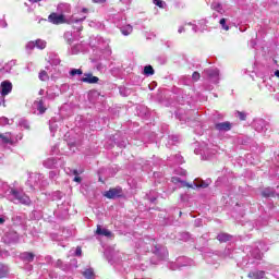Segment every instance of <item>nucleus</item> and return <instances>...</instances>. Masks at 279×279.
<instances>
[{
	"mask_svg": "<svg viewBox=\"0 0 279 279\" xmlns=\"http://www.w3.org/2000/svg\"><path fill=\"white\" fill-rule=\"evenodd\" d=\"M121 196V190L119 189H111L105 193V197L108 199H114V197Z\"/></svg>",
	"mask_w": 279,
	"mask_h": 279,
	"instance_id": "obj_22",
	"label": "nucleus"
},
{
	"mask_svg": "<svg viewBox=\"0 0 279 279\" xmlns=\"http://www.w3.org/2000/svg\"><path fill=\"white\" fill-rule=\"evenodd\" d=\"M191 265H193V260L181 257L177 260V264H170V269L175 271V269H180V267H191Z\"/></svg>",
	"mask_w": 279,
	"mask_h": 279,
	"instance_id": "obj_11",
	"label": "nucleus"
},
{
	"mask_svg": "<svg viewBox=\"0 0 279 279\" xmlns=\"http://www.w3.org/2000/svg\"><path fill=\"white\" fill-rule=\"evenodd\" d=\"M4 197L12 202L13 204H23L24 206H29L32 204V198L25 194L23 189L12 187L8 184L2 186Z\"/></svg>",
	"mask_w": 279,
	"mask_h": 279,
	"instance_id": "obj_2",
	"label": "nucleus"
},
{
	"mask_svg": "<svg viewBox=\"0 0 279 279\" xmlns=\"http://www.w3.org/2000/svg\"><path fill=\"white\" fill-rule=\"evenodd\" d=\"M81 82L84 84H97V82H99V77L94 76L93 73H84Z\"/></svg>",
	"mask_w": 279,
	"mask_h": 279,
	"instance_id": "obj_16",
	"label": "nucleus"
},
{
	"mask_svg": "<svg viewBox=\"0 0 279 279\" xmlns=\"http://www.w3.org/2000/svg\"><path fill=\"white\" fill-rule=\"evenodd\" d=\"M258 81V88L263 90L267 88L268 93H276V87L271 85V76H269V71L265 66H262L258 72L256 73Z\"/></svg>",
	"mask_w": 279,
	"mask_h": 279,
	"instance_id": "obj_3",
	"label": "nucleus"
},
{
	"mask_svg": "<svg viewBox=\"0 0 279 279\" xmlns=\"http://www.w3.org/2000/svg\"><path fill=\"white\" fill-rule=\"evenodd\" d=\"M155 71L154 68L151 65H146L144 68V75H146L147 77L154 75Z\"/></svg>",
	"mask_w": 279,
	"mask_h": 279,
	"instance_id": "obj_36",
	"label": "nucleus"
},
{
	"mask_svg": "<svg viewBox=\"0 0 279 279\" xmlns=\"http://www.w3.org/2000/svg\"><path fill=\"white\" fill-rule=\"evenodd\" d=\"M267 245L263 243H258V245L250 251V255L246 257V265H258V262L263 258L262 252H267Z\"/></svg>",
	"mask_w": 279,
	"mask_h": 279,
	"instance_id": "obj_4",
	"label": "nucleus"
},
{
	"mask_svg": "<svg viewBox=\"0 0 279 279\" xmlns=\"http://www.w3.org/2000/svg\"><path fill=\"white\" fill-rule=\"evenodd\" d=\"M27 186H29L33 190L36 189H45L49 183L47 180H45V177L40 173H31L28 177V180L26 182Z\"/></svg>",
	"mask_w": 279,
	"mask_h": 279,
	"instance_id": "obj_6",
	"label": "nucleus"
},
{
	"mask_svg": "<svg viewBox=\"0 0 279 279\" xmlns=\"http://www.w3.org/2000/svg\"><path fill=\"white\" fill-rule=\"evenodd\" d=\"M238 117H239L240 121H245L247 116L243 112H238Z\"/></svg>",
	"mask_w": 279,
	"mask_h": 279,
	"instance_id": "obj_52",
	"label": "nucleus"
},
{
	"mask_svg": "<svg viewBox=\"0 0 279 279\" xmlns=\"http://www.w3.org/2000/svg\"><path fill=\"white\" fill-rule=\"evenodd\" d=\"M85 46L84 43H72V45H70L69 49H68V53L70 56H77V53H80L81 51H84Z\"/></svg>",
	"mask_w": 279,
	"mask_h": 279,
	"instance_id": "obj_12",
	"label": "nucleus"
},
{
	"mask_svg": "<svg viewBox=\"0 0 279 279\" xmlns=\"http://www.w3.org/2000/svg\"><path fill=\"white\" fill-rule=\"evenodd\" d=\"M0 27H8V23H7V22H2V23L0 24Z\"/></svg>",
	"mask_w": 279,
	"mask_h": 279,
	"instance_id": "obj_63",
	"label": "nucleus"
},
{
	"mask_svg": "<svg viewBox=\"0 0 279 279\" xmlns=\"http://www.w3.org/2000/svg\"><path fill=\"white\" fill-rule=\"evenodd\" d=\"M199 77H201V75H199L198 72H194V73L192 74V80H193L194 82H198Z\"/></svg>",
	"mask_w": 279,
	"mask_h": 279,
	"instance_id": "obj_50",
	"label": "nucleus"
},
{
	"mask_svg": "<svg viewBox=\"0 0 279 279\" xmlns=\"http://www.w3.org/2000/svg\"><path fill=\"white\" fill-rule=\"evenodd\" d=\"M0 125H10V119L5 117L0 118Z\"/></svg>",
	"mask_w": 279,
	"mask_h": 279,
	"instance_id": "obj_47",
	"label": "nucleus"
},
{
	"mask_svg": "<svg viewBox=\"0 0 279 279\" xmlns=\"http://www.w3.org/2000/svg\"><path fill=\"white\" fill-rule=\"evenodd\" d=\"M226 23H228V20L227 19H221L220 21H219V24L221 25V27H222V29H225V32H228L229 29H230V26H228V24H226Z\"/></svg>",
	"mask_w": 279,
	"mask_h": 279,
	"instance_id": "obj_40",
	"label": "nucleus"
},
{
	"mask_svg": "<svg viewBox=\"0 0 279 279\" xmlns=\"http://www.w3.org/2000/svg\"><path fill=\"white\" fill-rule=\"evenodd\" d=\"M225 256H227V257H232V250L231 248H226L225 250Z\"/></svg>",
	"mask_w": 279,
	"mask_h": 279,
	"instance_id": "obj_51",
	"label": "nucleus"
},
{
	"mask_svg": "<svg viewBox=\"0 0 279 279\" xmlns=\"http://www.w3.org/2000/svg\"><path fill=\"white\" fill-rule=\"evenodd\" d=\"M173 159L177 165H182V162H184L183 158L180 155H175Z\"/></svg>",
	"mask_w": 279,
	"mask_h": 279,
	"instance_id": "obj_46",
	"label": "nucleus"
},
{
	"mask_svg": "<svg viewBox=\"0 0 279 279\" xmlns=\"http://www.w3.org/2000/svg\"><path fill=\"white\" fill-rule=\"evenodd\" d=\"M58 175V171H50L49 172V178L51 179V180H53V178H56Z\"/></svg>",
	"mask_w": 279,
	"mask_h": 279,
	"instance_id": "obj_53",
	"label": "nucleus"
},
{
	"mask_svg": "<svg viewBox=\"0 0 279 279\" xmlns=\"http://www.w3.org/2000/svg\"><path fill=\"white\" fill-rule=\"evenodd\" d=\"M170 138H171L172 143H178V136L172 135Z\"/></svg>",
	"mask_w": 279,
	"mask_h": 279,
	"instance_id": "obj_57",
	"label": "nucleus"
},
{
	"mask_svg": "<svg viewBox=\"0 0 279 279\" xmlns=\"http://www.w3.org/2000/svg\"><path fill=\"white\" fill-rule=\"evenodd\" d=\"M32 108L34 114H45V112H47V107H45V101H43V99L35 100Z\"/></svg>",
	"mask_w": 279,
	"mask_h": 279,
	"instance_id": "obj_10",
	"label": "nucleus"
},
{
	"mask_svg": "<svg viewBox=\"0 0 279 279\" xmlns=\"http://www.w3.org/2000/svg\"><path fill=\"white\" fill-rule=\"evenodd\" d=\"M35 256H36V255H34V253L24 252V253H21L20 258H21V260H23L24 263H33Z\"/></svg>",
	"mask_w": 279,
	"mask_h": 279,
	"instance_id": "obj_25",
	"label": "nucleus"
},
{
	"mask_svg": "<svg viewBox=\"0 0 279 279\" xmlns=\"http://www.w3.org/2000/svg\"><path fill=\"white\" fill-rule=\"evenodd\" d=\"M60 94L56 93V89L53 88H49L47 90V99H49L50 101H53V99H56V97H59Z\"/></svg>",
	"mask_w": 279,
	"mask_h": 279,
	"instance_id": "obj_30",
	"label": "nucleus"
},
{
	"mask_svg": "<svg viewBox=\"0 0 279 279\" xmlns=\"http://www.w3.org/2000/svg\"><path fill=\"white\" fill-rule=\"evenodd\" d=\"M192 25V31L197 34L199 32H204L206 29V20H199L197 24L189 23Z\"/></svg>",
	"mask_w": 279,
	"mask_h": 279,
	"instance_id": "obj_18",
	"label": "nucleus"
},
{
	"mask_svg": "<svg viewBox=\"0 0 279 279\" xmlns=\"http://www.w3.org/2000/svg\"><path fill=\"white\" fill-rule=\"evenodd\" d=\"M9 93H12V82L3 81L1 83L0 94L2 95V97H5Z\"/></svg>",
	"mask_w": 279,
	"mask_h": 279,
	"instance_id": "obj_17",
	"label": "nucleus"
},
{
	"mask_svg": "<svg viewBox=\"0 0 279 279\" xmlns=\"http://www.w3.org/2000/svg\"><path fill=\"white\" fill-rule=\"evenodd\" d=\"M252 128L259 134H266L267 130H269V123L263 118H256L253 120Z\"/></svg>",
	"mask_w": 279,
	"mask_h": 279,
	"instance_id": "obj_8",
	"label": "nucleus"
},
{
	"mask_svg": "<svg viewBox=\"0 0 279 279\" xmlns=\"http://www.w3.org/2000/svg\"><path fill=\"white\" fill-rule=\"evenodd\" d=\"M58 165V159L56 158H48L44 161V167H46V169H53L54 167H57Z\"/></svg>",
	"mask_w": 279,
	"mask_h": 279,
	"instance_id": "obj_26",
	"label": "nucleus"
},
{
	"mask_svg": "<svg viewBox=\"0 0 279 279\" xmlns=\"http://www.w3.org/2000/svg\"><path fill=\"white\" fill-rule=\"evenodd\" d=\"M117 27H119L120 28V32H121V34L123 35V36H130V34H132V32H133V27H132V25H130V24H126V25H123V26H121V24H117Z\"/></svg>",
	"mask_w": 279,
	"mask_h": 279,
	"instance_id": "obj_24",
	"label": "nucleus"
},
{
	"mask_svg": "<svg viewBox=\"0 0 279 279\" xmlns=\"http://www.w3.org/2000/svg\"><path fill=\"white\" fill-rule=\"evenodd\" d=\"M217 239L220 243H228V241H230V239H232V235H230L228 233H219L217 235Z\"/></svg>",
	"mask_w": 279,
	"mask_h": 279,
	"instance_id": "obj_28",
	"label": "nucleus"
},
{
	"mask_svg": "<svg viewBox=\"0 0 279 279\" xmlns=\"http://www.w3.org/2000/svg\"><path fill=\"white\" fill-rule=\"evenodd\" d=\"M271 77H278L279 80V70H272Z\"/></svg>",
	"mask_w": 279,
	"mask_h": 279,
	"instance_id": "obj_55",
	"label": "nucleus"
},
{
	"mask_svg": "<svg viewBox=\"0 0 279 279\" xmlns=\"http://www.w3.org/2000/svg\"><path fill=\"white\" fill-rule=\"evenodd\" d=\"M52 199H62V192L57 191L52 194Z\"/></svg>",
	"mask_w": 279,
	"mask_h": 279,
	"instance_id": "obj_49",
	"label": "nucleus"
},
{
	"mask_svg": "<svg viewBox=\"0 0 279 279\" xmlns=\"http://www.w3.org/2000/svg\"><path fill=\"white\" fill-rule=\"evenodd\" d=\"M82 74H83L82 69H72V70L70 71V75H71L72 77H75V75H82Z\"/></svg>",
	"mask_w": 279,
	"mask_h": 279,
	"instance_id": "obj_42",
	"label": "nucleus"
},
{
	"mask_svg": "<svg viewBox=\"0 0 279 279\" xmlns=\"http://www.w3.org/2000/svg\"><path fill=\"white\" fill-rule=\"evenodd\" d=\"M19 125L20 128H24V130H29V122H27L25 119H21L19 121Z\"/></svg>",
	"mask_w": 279,
	"mask_h": 279,
	"instance_id": "obj_41",
	"label": "nucleus"
},
{
	"mask_svg": "<svg viewBox=\"0 0 279 279\" xmlns=\"http://www.w3.org/2000/svg\"><path fill=\"white\" fill-rule=\"evenodd\" d=\"M64 40H66L68 45H72V43H75V39H73V34L71 32H66L63 35Z\"/></svg>",
	"mask_w": 279,
	"mask_h": 279,
	"instance_id": "obj_33",
	"label": "nucleus"
},
{
	"mask_svg": "<svg viewBox=\"0 0 279 279\" xmlns=\"http://www.w3.org/2000/svg\"><path fill=\"white\" fill-rule=\"evenodd\" d=\"M265 269H266L267 271H271V269H274V266H272V265H268V266L265 267Z\"/></svg>",
	"mask_w": 279,
	"mask_h": 279,
	"instance_id": "obj_59",
	"label": "nucleus"
},
{
	"mask_svg": "<svg viewBox=\"0 0 279 279\" xmlns=\"http://www.w3.org/2000/svg\"><path fill=\"white\" fill-rule=\"evenodd\" d=\"M262 195L264 197H276V192H274V189L267 187L262 192Z\"/></svg>",
	"mask_w": 279,
	"mask_h": 279,
	"instance_id": "obj_32",
	"label": "nucleus"
},
{
	"mask_svg": "<svg viewBox=\"0 0 279 279\" xmlns=\"http://www.w3.org/2000/svg\"><path fill=\"white\" fill-rule=\"evenodd\" d=\"M191 239V234L189 232H183L180 234L181 241H189Z\"/></svg>",
	"mask_w": 279,
	"mask_h": 279,
	"instance_id": "obj_45",
	"label": "nucleus"
},
{
	"mask_svg": "<svg viewBox=\"0 0 279 279\" xmlns=\"http://www.w3.org/2000/svg\"><path fill=\"white\" fill-rule=\"evenodd\" d=\"M74 182H82V178L75 177V178H74Z\"/></svg>",
	"mask_w": 279,
	"mask_h": 279,
	"instance_id": "obj_62",
	"label": "nucleus"
},
{
	"mask_svg": "<svg viewBox=\"0 0 279 279\" xmlns=\"http://www.w3.org/2000/svg\"><path fill=\"white\" fill-rule=\"evenodd\" d=\"M39 80L41 82H47V80H49V75L45 71H41L39 72Z\"/></svg>",
	"mask_w": 279,
	"mask_h": 279,
	"instance_id": "obj_43",
	"label": "nucleus"
},
{
	"mask_svg": "<svg viewBox=\"0 0 279 279\" xmlns=\"http://www.w3.org/2000/svg\"><path fill=\"white\" fill-rule=\"evenodd\" d=\"M184 32H185L184 26H180L179 29H178V33H179V34H182V33H184Z\"/></svg>",
	"mask_w": 279,
	"mask_h": 279,
	"instance_id": "obj_58",
	"label": "nucleus"
},
{
	"mask_svg": "<svg viewBox=\"0 0 279 279\" xmlns=\"http://www.w3.org/2000/svg\"><path fill=\"white\" fill-rule=\"evenodd\" d=\"M248 278L251 279H268L265 276V270H253L248 272Z\"/></svg>",
	"mask_w": 279,
	"mask_h": 279,
	"instance_id": "obj_21",
	"label": "nucleus"
},
{
	"mask_svg": "<svg viewBox=\"0 0 279 279\" xmlns=\"http://www.w3.org/2000/svg\"><path fill=\"white\" fill-rule=\"evenodd\" d=\"M83 276L86 279H95V272L90 268L83 271Z\"/></svg>",
	"mask_w": 279,
	"mask_h": 279,
	"instance_id": "obj_35",
	"label": "nucleus"
},
{
	"mask_svg": "<svg viewBox=\"0 0 279 279\" xmlns=\"http://www.w3.org/2000/svg\"><path fill=\"white\" fill-rule=\"evenodd\" d=\"M12 62H9L7 64H4V66L1 69V73H10L12 71Z\"/></svg>",
	"mask_w": 279,
	"mask_h": 279,
	"instance_id": "obj_39",
	"label": "nucleus"
},
{
	"mask_svg": "<svg viewBox=\"0 0 279 279\" xmlns=\"http://www.w3.org/2000/svg\"><path fill=\"white\" fill-rule=\"evenodd\" d=\"M75 256H82V247H80V246L76 247Z\"/></svg>",
	"mask_w": 279,
	"mask_h": 279,
	"instance_id": "obj_54",
	"label": "nucleus"
},
{
	"mask_svg": "<svg viewBox=\"0 0 279 279\" xmlns=\"http://www.w3.org/2000/svg\"><path fill=\"white\" fill-rule=\"evenodd\" d=\"M178 173H179L180 175H186V170L179 169V170H178Z\"/></svg>",
	"mask_w": 279,
	"mask_h": 279,
	"instance_id": "obj_56",
	"label": "nucleus"
},
{
	"mask_svg": "<svg viewBox=\"0 0 279 279\" xmlns=\"http://www.w3.org/2000/svg\"><path fill=\"white\" fill-rule=\"evenodd\" d=\"M125 89L120 88V95H122V97H125L128 94L123 93Z\"/></svg>",
	"mask_w": 279,
	"mask_h": 279,
	"instance_id": "obj_61",
	"label": "nucleus"
},
{
	"mask_svg": "<svg viewBox=\"0 0 279 279\" xmlns=\"http://www.w3.org/2000/svg\"><path fill=\"white\" fill-rule=\"evenodd\" d=\"M148 199L149 202H151V204H154V202L158 199V194L156 192H150V194L148 195Z\"/></svg>",
	"mask_w": 279,
	"mask_h": 279,
	"instance_id": "obj_44",
	"label": "nucleus"
},
{
	"mask_svg": "<svg viewBox=\"0 0 279 279\" xmlns=\"http://www.w3.org/2000/svg\"><path fill=\"white\" fill-rule=\"evenodd\" d=\"M153 254L159 258V260H167L169 251L163 245L157 244L153 247Z\"/></svg>",
	"mask_w": 279,
	"mask_h": 279,
	"instance_id": "obj_9",
	"label": "nucleus"
},
{
	"mask_svg": "<svg viewBox=\"0 0 279 279\" xmlns=\"http://www.w3.org/2000/svg\"><path fill=\"white\" fill-rule=\"evenodd\" d=\"M211 10H215L216 12H218L219 14H223V12H226L223 10V7L221 5V3L215 1L211 3Z\"/></svg>",
	"mask_w": 279,
	"mask_h": 279,
	"instance_id": "obj_29",
	"label": "nucleus"
},
{
	"mask_svg": "<svg viewBox=\"0 0 279 279\" xmlns=\"http://www.w3.org/2000/svg\"><path fill=\"white\" fill-rule=\"evenodd\" d=\"M54 267H58L59 269H62V271H66L69 269V266L62 263V259H58L54 263Z\"/></svg>",
	"mask_w": 279,
	"mask_h": 279,
	"instance_id": "obj_34",
	"label": "nucleus"
},
{
	"mask_svg": "<svg viewBox=\"0 0 279 279\" xmlns=\"http://www.w3.org/2000/svg\"><path fill=\"white\" fill-rule=\"evenodd\" d=\"M90 45L104 51L105 58H110V56H112V49L110 48V39L97 36L90 40Z\"/></svg>",
	"mask_w": 279,
	"mask_h": 279,
	"instance_id": "obj_5",
	"label": "nucleus"
},
{
	"mask_svg": "<svg viewBox=\"0 0 279 279\" xmlns=\"http://www.w3.org/2000/svg\"><path fill=\"white\" fill-rule=\"evenodd\" d=\"M10 276V266L8 264L0 263V279L8 278Z\"/></svg>",
	"mask_w": 279,
	"mask_h": 279,
	"instance_id": "obj_23",
	"label": "nucleus"
},
{
	"mask_svg": "<svg viewBox=\"0 0 279 279\" xmlns=\"http://www.w3.org/2000/svg\"><path fill=\"white\" fill-rule=\"evenodd\" d=\"M96 234H98V236H106L107 239H112L113 236L110 230L101 228L99 225L97 226Z\"/></svg>",
	"mask_w": 279,
	"mask_h": 279,
	"instance_id": "obj_19",
	"label": "nucleus"
},
{
	"mask_svg": "<svg viewBox=\"0 0 279 279\" xmlns=\"http://www.w3.org/2000/svg\"><path fill=\"white\" fill-rule=\"evenodd\" d=\"M58 10L59 12H61V14H66V16H69V14H71V4H68V3L59 4Z\"/></svg>",
	"mask_w": 279,
	"mask_h": 279,
	"instance_id": "obj_27",
	"label": "nucleus"
},
{
	"mask_svg": "<svg viewBox=\"0 0 279 279\" xmlns=\"http://www.w3.org/2000/svg\"><path fill=\"white\" fill-rule=\"evenodd\" d=\"M35 47H37V49H45L47 47V41L37 39L35 40Z\"/></svg>",
	"mask_w": 279,
	"mask_h": 279,
	"instance_id": "obj_37",
	"label": "nucleus"
},
{
	"mask_svg": "<svg viewBox=\"0 0 279 279\" xmlns=\"http://www.w3.org/2000/svg\"><path fill=\"white\" fill-rule=\"evenodd\" d=\"M49 128L52 136H56V132H58V122H56L53 119L49 121Z\"/></svg>",
	"mask_w": 279,
	"mask_h": 279,
	"instance_id": "obj_31",
	"label": "nucleus"
},
{
	"mask_svg": "<svg viewBox=\"0 0 279 279\" xmlns=\"http://www.w3.org/2000/svg\"><path fill=\"white\" fill-rule=\"evenodd\" d=\"M206 75L209 77L210 82L214 84H219V70L218 69H207L205 70Z\"/></svg>",
	"mask_w": 279,
	"mask_h": 279,
	"instance_id": "obj_13",
	"label": "nucleus"
},
{
	"mask_svg": "<svg viewBox=\"0 0 279 279\" xmlns=\"http://www.w3.org/2000/svg\"><path fill=\"white\" fill-rule=\"evenodd\" d=\"M82 13L83 15L81 16H77L76 14H73L70 16L64 13H61V14L51 13L48 16V21L53 25H61L62 23H68L69 25H72L73 29H75L76 32H82L83 29L82 23L86 21V14H88V9L83 8Z\"/></svg>",
	"mask_w": 279,
	"mask_h": 279,
	"instance_id": "obj_1",
	"label": "nucleus"
},
{
	"mask_svg": "<svg viewBox=\"0 0 279 279\" xmlns=\"http://www.w3.org/2000/svg\"><path fill=\"white\" fill-rule=\"evenodd\" d=\"M153 3L158 8H161V10H165L167 8V2L162 0H153Z\"/></svg>",
	"mask_w": 279,
	"mask_h": 279,
	"instance_id": "obj_38",
	"label": "nucleus"
},
{
	"mask_svg": "<svg viewBox=\"0 0 279 279\" xmlns=\"http://www.w3.org/2000/svg\"><path fill=\"white\" fill-rule=\"evenodd\" d=\"M0 141L2 145H14V136L10 132L1 133Z\"/></svg>",
	"mask_w": 279,
	"mask_h": 279,
	"instance_id": "obj_15",
	"label": "nucleus"
},
{
	"mask_svg": "<svg viewBox=\"0 0 279 279\" xmlns=\"http://www.w3.org/2000/svg\"><path fill=\"white\" fill-rule=\"evenodd\" d=\"M172 182L173 184H181V186H187V189H208V186L210 185V180H195L193 183H187L185 181H182L178 177H173Z\"/></svg>",
	"mask_w": 279,
	"mask_h": 279,
	"instance_id": "obj_7",
	"label": "nucleus"
},
{
	"mask_svg": "<svg viewBox=\"0 0 279 279\" xmlns=\"http://www.w3.org/2000/svg\"><path fill=\"white\" fill-rule=\"evenodd\" d=\"M3 241H4V243H8L9 245H10V243H19V233H16L14 231L8 232L3 236Z\"/></svg>",
	"mask_w": 279,
	"mask_h": 279,
	"instance_id": "obj_14",
	"label": "nucleus"
},
{
	"mask_svg": "<svg viewBox=\"0 0 279 279\" xmlns=\"http://www.w3.org/2000/svg\"><path fill=\"white\" fill-rule=\"evenodd\" d=\"M36 47V41H28L27 44H26V49L28 50V51H32V49H34Z\"/></svg>",
	"mask_w": 279,
	"mask_h": 279,
	"instance_id": "obj_48",
	"label": "nucleus"
},
{
	"mask_svg": "<svg viewBox=\"0 0 279 279\" xmlns=\"http://www.w3.org/2000/svg\"><path fill=\"white\" fill-rule=\"evenodd\" d=\"M216 130H218V132H230L232 124L230 122H220L216 124Z\"/></svg>",
	"mask_w": 279,
	"mask_h": 279,
	"instance_id": "obj_20",
	"label": "nucleus"
},
{
	"mask_svg": "<svg viewBox=\"0 0 279 279\" xmlns=\"http://www.w3.org/2000/svg\"><path fill=\"white\" fill-rule=\"evenodd\" d=\"M251 47H252V48L256 47V41L251 40Z\"/></svg>",
	"mask_w": 279,
	"mask_h": 279,
	"instance_id": "obj_64",
	"label": "nucleus"
},
{
	"mask_svg": "<svg viewBox=\"0 0 279 279\" xmlns=\"http://www.w3.org/2000/svg\"><path fill=\"white\" fill-rule=\"evenodd\" d=\"M94 3H106V0H93Z\"/></svg>",
	"mask_w": 279,
	"mask_h": 279,
	"instance_id": "obj_60",
	"label": "nucleus"
}]
</instances>
